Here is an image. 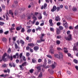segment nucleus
I'll list each match as a JSON object with an SVG mask.
<instances>
[{"label":"nucleus","instance_id":"1","mask_svg":"<svg viewBox=\"0 0 78 78\" xmlns=\"http://www.w3.org/2000/svg\"><path fill=\"white\" fill-rule=\"evenodd\" d=\"M55 58H58L59 59H62V58H63V55L60 52L59 54V55L58 57V54H55Z\"/></svg>","mask_w":78,"mask_h":78},{"label":"nucleus","instance_id":"2","mask_svg":"<svg viewBox=\"0 0 78 78\" xmlns=\"http://www.w3.org/2000/svg\"><path fill=\"white\" fill-rule=\"evenodd\" d=\"M7 55V54H6V53H5L2 56V59L0 60V62L2 61H3L4 62H6V58H5V57Z\"/></svg>","mask_w":78,"mask_h":78},{"label":"nucleus","instance_id":"3","mask_svg":"<svg viewBox=\"0 0 78 78\" xmlns=\"http://www.w3.org/2000/svg\"><path fill=\"white\" fill-rule=\"evenodd\" d=\"M65 38L66 41H70L72 40V35L71 34H70L69 36H68V37H65Z\"/></svg>","mask_w":78,"mask_h":78},{"label":"nucleus","instance_id":"4","mask_svg":"<svg viewBox=\"0 0 78 78\" xmlns=\"http://www.w3.org/2000/svg\"><path fill=\"white\" fill-rule=\"evenodd\" d=\"M56 6H54L52 9L51 10V12H54V11H55L56 9Z\"/></svg>","mask_w":78,"mask_h":78},{"label":"nucleus","instance_id":"5","mask_svg":"<svg viewBox=\"0 0 78 78\" xmlns=\"http://www.w3.org/2000/svg\"><path fill=\"white\" fill-rule=\"evenodd\" d=\"M63 26L65 27V28H67L68 27V25H67V23L66 22L65 23H63Z\"/></svg>","mask_w":78,"mask_h":78},{"label":"nucleus","instance_id":"6","mask_svg":"<svg viewBox=\"0 0 78 78\" xmlns=\"http://www.w3.org/2000/svg\"><path fill=\"white\" fill-rule=\"evenodd\" d=\"M36 69L37 70H38V72H40V71L41 70V66H38L36 67Z\"/></svg>","mask_w":78,"mask_h":78},{"label":"nucleus","instance_id":"7","mask_svg":"<svg viewBox=\"0 0 78 78\" xmlns=\"http://www.w3.org/2000/svg\"><path fill=\"white\" fill-rule=\"evenodd\" d=\"M49 52L51 54H54V50L53 49H50Z\"/></svg>","mask_w":78,"mask_h":78},{"label":"nucleus","instance_id":"8","mask_svg":"<svg viewBox=\"0 0 78 78\" xmlns=\"http://www.w3.org/2000/svg\"><path fill=\"white\" fill-rule=\"evenodd\" d=\"M20 29H22V26H20V27H18L16 28V30L17 31H19Z\"/></svg>","mask_w":78,"mask_h":78},{"label":"nucleus","instance_id":"9","mask_svg":"<svg viewBox=\"0 0 78 78\" xmlns=\"http://www.w3.org/2000/svg\"><path fill=\"white\" fill-rule=\"evenodd\" d=\"M61 33V31L59 30V28H57L56 30V33L57 34H59Z\"/></svg>","mask_w":78,"mask_h":78},{"label":"nucleus","instance_id":"10","mask_svg":"<svg viewBox=\"0 0 78 78\" xmlns=\"http://www.w3.org/2000/svg\"><path fill=\"white\" fill-rule=\"evenodd\" d=\"M7 39L5 38L4 37L2 39V41L4 42H6Z\"/></svg>","mask_w":78,"mask_h":78},{"label":"nucleus","instance_id":"11","mask_svg":"<svg viewBox=\"0 0 78 78\" xmlns=\"http://www.w3.org/2000/svg\"><path fill=\"white\" fill-rule=\"evenodd\" d=\"M38 78H41V77H42V72H40V73L38 75Z\"/></svg>","mask_w":78,"mask_h":78},{"label":"nucleus","instance_id":"12","mask_svg":"<svg viewBox=\"0 0 78 78\" xmlns=\"http://www.w3.org/2000/svg\"><path fill=\"white\" fill-rule=\"evenodd\" d=\"M42 29V28L41 27H38V28L36 29V30L37 31H38V30H39V31H41V29Z\"/></svg>","mask_w":78,"mask_h":78},{"label":"nucleus","instance_id":"13","mask_svg":"<svg viewBox=\"0 0 78 78\" xmlns=\"http://www.w3.org/2000/svg\"><path fill=\"white\" fill-rule=\"evenodd\" d=\"M39 49V47L37 46L34 47V50H37Z\"/></svg>","mask_w":78,"mask_h":78},{"label":"nucleus","instance_id":"14","mask_svg":"<svg viewBox=\"0 0 78 78\" xmlns=\"http://www.w3.org/2000/svg\"><path fill=\"white\" fill-rule=\"evenodd\" d=\"M32 18L34 20H37V18L35 17V16L33 15V16L32 17Z\"/></svg>","mask_w":78,"mask_h":78},{"label":"nucleus","instance_id":"15","mask_svg":"<svg viewBox=\"0 0 78 78\" xmlns=\"http://www.w3.org/2000/svg\"><path fill=\"white\" fill-rule=\"evenodd\" d=\"M22 65L23 66V67H24V66H27V62H24L22 64Z\"/></svg>","mask_w":78,"mask_h":78},{"label":"nucleus","instance_id":"16","mask_svg":"<svg viewBox=\"0 0 78 78\" xmlns=\"http://www.w3.org/2000/svg\"><path fill=\"white\" fill-rule=\"evenodd\" d=\"M72 10L73 11H76L77 10V9H76V8H75V7H73V8L72 9Z\"/></svg>","mask_w":78,"mask_h":78},{"label":"nucleus","instance_id":"17","mask_svg":"<svg viewBox=\"0 0 78 78\" xmlns=\"http://www.w3.org/2000/svg\"><path fill=\"white\" fill-rule=\"evenodd\" d=\"M8 58L9 59H10V60L12 61L13 59V58H12V56L11 55V56H8Z\"/></svg>","mask_w":78,"mask_h":78},{"label":"nucleus","instance_id":"18","mask_svg":"<svg viewBox=\"0 0 78 78\" xmlns=\"http://www.w3.org/2000/svg\"><path fill=\"white\" fill-rule=\"evenodd\" d=\"M73 61L75 64H77L78 63V61L76 59H74Z\"/></svg>","mask_w":78,"mask_h":78},{"label":"nucleus","instance_id":"19","mask_svg":"<svg viewBox=\"0 0 78 78\" xmlns=\"http://www.w3.org/2000/svg\"><path fill=\"white\" fill-rule=\"evenodd\" d=\"M7 52L8 53H10L11 52V50L10 48H9Z\"/></svg>","mask_w":78,"mask_h":78},{"label":"nucleus","instance_id":"20","mask_svg":"<svg viewBox=\"0 0 78 78\" xmlns=\"http://www.w3.org/2000/svg\"><path fill=\"white\" fill-rule=\"evenodd\" d=\"M18 55H19V54H18V53H16L15 55H13V57L14 58H16V56H18Z\"/></svg>","mask_w":78,"mask_h":78},{"label":"nucleus","instance_id":"21","mask_svg":"<svg viewBox=\"0 0 78 78\" xmlns=\"http://www.w3.org/2000/svg\"><path fill=\"white\" fill-rule=\"evenodd\" d=\"M33 71H34V69H31L30 70L29 72L31 73H33Z\"/></svg>","mask_w":78,"mask_h":78},{"label":"nucleus","instance_id":"22","mask_svg":"<svg viewBox=\"0 0 78 78\" xmlns=\"http://www.w3.org/2000/svg\"><path fill=\"white\" fill-rule=\"evenodd\" d=\"M20 44H24V43H25V42H24V41H23L22 40H21L20 41Z\"/></svg>","mask_w":78,"mask_h":78},{"label":"nucleus","instance_id":"23","mask_svg":"<svg viewBox=\"0 0 78 78\" xmlns=\"http://www.w3.org/2000/svg\"><path fill=\"white\" fill-rule=\"evenodd\" d=\"M28 45L29 46H30V47H34V44H33L32 43H30V44H29Z\"/></svg>","mask_w":78,"mask_h":78},{"label":"nucleus","instance_id":"24","mask_svg":"<svg viewBox=\"0 0 78 78\" xmlns=\"http://www.w3.org/2000/svg\"><path fill=\"white\" fill-rule=\"evenodd\" d=\"M9 14H11L12 16H13V12H12V10H9Z\"/></svg>","mask_w":78,"mask_h":78},{"label":"nucleus","instance_id":"25","mask_svg":"<svg viewBox=\"0 0 78 78\" xmlns=\"http://www.w3.org/2000/svg\"><path fill=\"white\" fill-rule=\"evenodd\" d=\"M15 49H17V48H18V45H17V44L16 43L15 44Z\"/></svg>","mask_w":78,"mask_h":78},{"label":"nucleus","instance_id":"26","mask_svg":"<svg viewBox=\"0 0 78 78\" xmlns=\"http://www.w3.org/2000/svg\"><path fill=\"white\" fill-rule=\"evenodd\" d=\"M59 28L60 30H63V27L61 26H59Z\"/></svg>","mask_w":78,"mask_h":78},{"label":"nucleus","instance_id":"27","mask_svg":"<svg viewBox=\"0 0 78 78\" xmlns=\"http://www.w3.org/2000/svg\"><path fill=\"white\" fill-rule=\"evenodd\" d=\"M47 4H46V3H45L44 5V6H43V8H46V7H47Z\"/></svg>","mask_w":78,"mask_h":78},{"label":"nucleus","instance_id":"28","mask_svg":"<svg viewBox=\"0 0 78 78\" xmlns=\"http://www.w3.org/2000/svg\"><path fill=\"white\" fill-rule=\"evenodd\" d=\"M32 62L33 63H35V62H36V61L34 59H32Z\"/></svg>","mask_w":78,"mask_h":78},{"label":"nucleus","instance_id":"29","mask_svg":"<svg viewBox=\"0 0 78 78\" xmlns=\"http://www.w3.org/2000/svg\"><path fill=\"white\" fill-rule=\"evenodd\" d=\"M15 30V28L13 27H11V28H9L10 31H12V30Z\"/></svg>","mask_w":78,"mask_h":78},{"label":"nucleus","instance_id":"30","mask_svg":"<svg viewBox=\"0 0 78 78\" xmlns=\"http://www.w3.org/2000/svg\"><path fill=\"white\" fill-rule=\"evenodd\" d=\"M2 6L3 9H5V5H2Z\"/></svg>","mask_w":78,"mask_h":78},{"label":"nucleus","instance_id":"31","mask_svg":"<svg viewBox=\"0 0 78 78\" xmlns=\"http://www.w3.org/2000/svg\"><path fill=\"white\" fill-rule=\"evenodd\" d=\"M24 31H25V29H24V28H23L21 30V33H23Z\"/></svg>","mask_w":78,"mask_h":78},{"label":"nucleus","instance_id":"32","mask_svg":"<svg viewBox=\"0 0 78 78\" xmlns=\"http://www.w3.org/2000/svg\"><path fill=\"white\" fill-rule=\"evenodd\" d=\"M53 73H54V72L53 71V70L51 69V71L50 72V73L51 74H53Z\"/></svg>","mask_w":78,"mask_h":78},{"label":"nucleus","instance_id":"33","mask_svg":"<svg viewBox=\"0 0 78 78\" xmlns=\"http://www.w3.org/2000/svg\"><path fill=\"white\" fill-rule=\"evenodd\" d=\"M17 14H18V12H17V11H15L14 12V15L15 16H16Z\"/></svg>","mask_w":78,"mask_h":78},{"label":"nucleus","instance_id":"34","mask_svg":"<svg viewBox=\"0 0 78 78\" xmlns=\"http://www.w3.org/2000/svg\"><path fill=\"white\" fill-rule=\"evenodd\" d=\"M23 59L24 61H26V58H25V57L23 56Z\"/></svg>","mask_w":78,"mask_h":78},{"label":"nucleus","instance_id":"35","mask_svg":"<svg viewBox=\"0 0 78 78\" xmlns=\"http://www.w3.org/2000/svg\"><path fill=\"white\" fill-rule=\"evenodd\" d=\"M59 16H57L56 18V21H58V20H59Z\"/></svg>","mask_w":78,"mask_h":78},{"label":"nucleus","instance_id":"36","mask_svg":"<svg viewBox=\"0 0 78 78\" xmlns=\"http://www.w3.org/2000/svg\"><path fill=\"white\" fill-rule=\"evenodd\" d=\"M27 32L28 33H30V32H31V29H29L27 30Z\"/></svg>","mask_w":78,"mask_h":78},{"label":"nucleus","instance_id":"37","mask_svg":"<svg viewBox=\"0 0 78 78\" xmlns=\"http://www.w3.org/2000/svg\"><path fill=\"white\" fill-rule=\"evenodd\" d=\"M77 48H76V46H74L73 47V51H74V50H77Z\"/></svg>","mask_w":78,"mask_h":78},{"label":"nucleus","instance_id":"38","mask_svg":"<svg viewBox=\"0 0 78 78\" xmlns=\"http://www.w3.org/2000/svg\"><path fill=\"white\" fill-rule=\"evenodd\" d=\"M23 53H21L20 55V58H22V55Z\"/></svg>","mask_w":78,"mask_h":78},{"label":"nucleus","instance_id":"39","mask_svg":"<svg viewBox=\"0 0 78 78\" xmlns=\"http://www.w3.org/2000/svg\"><path fill=\"white\" fill-rule=\"evenodd\" d=\"M3 24H5L4 23H3L2 22H0V25L2 26Z\"/></svg>","mask_w":78,"mask_h":78},{"label":"nucleus","instance_id":"40","mask_svg":"<svg viewBox=\"0 0 78 78\" xmlns=\"http://www.w3.org/2000/svg\"><path fill=\"white\" fill-rule=\"evenodd\" d=\"M56 44H60V41L58 40H57L56 42Z\"/></svg>","mask_w":78,"mask_h":78},{"label":"nucleus","instance_id":"41","mask_svg":"<svg viewBox=\"0 0 78 78\" xmlns=\"http://www.w3.org/2000/svg\"><path fill=\"white\" fill-rule=\"evenodd\" d=\"M6 65L5 64L3 65L2 66V67H6Z\"/></svg>","mask_w":78,"mask_h":78},{"label":"nucleus","instance_id":"42","mask_svg":"<svg viewBox=\"0 0 78 78\" xmlns=\"http://www.w3.org/2000/svg\"><path fill=\"white\" fill-rule=\"evenodd\" d=\"M47 56L49 58H52V57L51 55H47Z\"/></svg>","mask_w":78,"mask_h":78},{"label":"nucleus","instance_id":"43","mask_svg":"<svg viewBox=\"0 0 78 78\" xmlns=\"http://www.w3.org/2000/svg\"><path fill=\"white\" fill-rule=\"evenodd\" d=\"M61 25V23L58 22L57 23V26H59Z\"/></svg>","mask_w":78,"mask_h":78},{"label":"nucleus","instance_id":"44","mask_svg":"<svg viewBox=\"0 0 78 78\" xmlns=\"http://www.w3.org/2000/svg\"><path fill=\"white\" fill-rule=\"evenodd\" d=\"M12 65L13 67H16V65H15V64H14V63H12Z\"/></svg>","mask_w":78,"mask_h":78},{"label":"nucleus","instance_id":"45","mask_svg":"<svg viewBox=\"0 0 78 78\" xmlns=\"http://www.w3.org/2000/svg\"><path fill=\"white\" fill-rule=\"evenodd\" d=\"M50 30L51 31H54V29L53 28H52V27L50 28Z\"/></svg>","mask_w":78,"mask_h":78},{"label":"nucleus","instance_id":"46","mask_svg":"<svg viewBox=\"0 0 78 78\" xmlns=\"http://www.w3.org/2000/svg\"><path fill=\"white\" fill-rule=\"evenodd\" d=\"M8 33H9V31H7L4 32V34H6V35L8 34Z\"/></svg>","mask_w":78,"mask_h":78},{"label":"nucleus","instance_id":"47","mask_svg":"<svg viewBox=\"0 0 78 78\" xmlns=\"http://www.w3.org/2000/svg\"><path fill=\"white\" fill-rule=\"evenodd\" d=\"M57 11H59V9H60V7H58L57 8Z\"/></svg>","mask_w":78,"mask_h":78},{"label":"nucleus","instance_id":"48","mask_svg":"<svg viewBox=\"0 0 78 78\" xmlns=\"http://www.w3.org/2000/svg\"><path fill=\"white\" fill-rule=\"evenodd\" d=\"M46 66V63H44L43 65V67H45Z\"/></svg>","mask_w":78,"mask_h":78},{"label":"nucleus","instance_id":"49","mask_svg":"<svg viewBox=\"0 0 78 78\" xmlns=\"http://www.w3.org/2000/svg\"><path fill=\"white\" fill-rule=\"evenodd\" d=\"M51 67L52 69H55V65H54L53 64L51 66Z\"/></svg>","mask_w":78,"mask_h":78},{"label":"nucleus","instance_id":"50","mask_svg":"<svg viewBox=\"0 0 78 78\" xmlns=\"http://www.w3.org/2000/svg\"><path fill=\"white\" fill-rule=\"evenodd\" d=\"M48 64L50 63L51 62V60H50V59H48Z\"/></svg>","mask_w":78,"mask_h":78},{"label":"nucleus","instance_id":"51","mask_svg":"<svg viewBox=\"0 0 78 78\" xmlns=\"http://www.w3.org/2000/svg\"><path fill=\"white\" fill-rule=\"evenodd\" d=\"M41 61H42V60H41V59H38V62H41Z\"/></svg>","mask_w":78,"mask_h":78},{"label":"nucleus","instance_id":"52","mask_svg":"<svg viewBox=\"0 0 78 78\" xmlns=\"http://www.w3.org/2000/svg\"><path fill=\"white\" fill-rule=\"evenodd\" d=\"M30 55V53L27 52L26 54V56H29Z\"/></svg>","mask_w":78,"mask_h":78},{"label":"nucleus","instance_id":"53","mask_svg":"<svg viewBox=\"0 0 78 78\" xmlns=\"http://www.w3.org/2000/svg\"><path fill=\"white\" fill-rule=\"evenodd\" d=\"M30 47L29 46H27L26 47V50H28L30 49Z\"/></svg>","mask_w":78,"mask_h":78},{"label":"nucleus","instance_id":"54","mask_svg":"<svg viewBox=\"0 0 78 78\" xmlns=\"http://www.w3.org/2000/svg\"><path fill=\"white\" fill-rule=\"evenodd\" d=\"M39 19H42V16H41V15H40L39 17H38Z\"/></svg>","mask_w":78,"mask_h":78},{"label":"nucleus","instance_id":"55","mask_svg":"<svg viewBox=\"0 0 78 78\" xmlns=\"http://www.w3.org/2000/svg\"><path fill=\"white\" fill-rule=\"evenodd\" d=\"M69 30H71V29H72L73 30V27H72V26H70L69 27Z\"/></svg>","mask_w":78,"mask_h":78},{"label":"nucleus","instance_id":"56","mask_svg":"<svg viewBox=\"0 0 78 78\" xmlns=\"http://www.w3.org/2000/svg\"><path fill=\"white\" fill-rule=\"evenodd\" d=\"M49 23H52V20L51 19L49 20Z\"/></svg>","mask_w":78,"mask_h":78},{"label":"nucleus","instance_id":"57","mask_svg":"<svg viewBox=\"0 0 78 78\" xmlns=\"http://www.w3.org/2000/svg\"><path fill=\"white\" fill-rule=\"evenodd\" d=\"M25 15H23L22 16V19H25Z\"/></svg>","mask_w":78,"mask_h":78},{"label":"nucleus","instance_id":"58","mask_svg":"<svg viewBox=\"0 0 78 78\" xmlns=\"http://www.w3.org/2000/svg\"><path fill=\"white\" fill-rule=\"evenodd\" d=\"M3 33V30H0V33L2 34Z\"/></svg>","mask_w":78,"mask_h":78},{"label":"nucleus","instance_id":"59","mask_svg":"<svg viewBox=\"0 0 78 78\" xmlns=\"http://www.w3.org/2000/svg\"><path fill=\"white\" fill-rule=\"evenodd\" d=\"M8 74H5V75H4V76H3V77L4 78H5V77H6V76H8Z\"/></svg>","mask_w":78,"mask_h":78},{"label":"nucleus","instance_id":"60","mask_svg":"<svg viewBox=\"0 0 78 78\" xmlns=\"http://www.w3.org/2000/svg\"><path fill=\"white\" fill-rule=\"evenodd\" d=\"M39 23L37 21V22H36L35 25H39Z\"/></svg>","mask_w":78,"mask_h":78},{"label":"nucleus","instance_id":"61","mask_svg":"<svg viewBox=\"0 0 78 78\" xmlns=\"http://www.w3.org/2000/svg\"><path fill=\"white\" fill-rule=\"evenodd\" d=\"M12 27L13 28H14L15 27V24H13L12 25Z\"/></svg>","mask_w":78,"mask_h":78},{"label":"nucleus","instance_id":"62","mask_svg":"<svg viewBox=\"0 0 78 78\" xmlns=\"http://www.w3.org/2000/svg\"><path fill=\"white\" fill-rule=\"evenodd\" d=\"M75 68L76 69V70H78V66H75Z\"/></svg>","mask_w":78,"mask_h":78},{"label":"nucleus","instance_id":"63","mask_svg":"<svg viewBox=\"0 0 78 78\" xmlns=\"http://www.w3.org/2000/svg\"><path fill=\"white\" fill-rule=\"evenodd\" d=\"M64 52L65 53H68V50L66 51V50H64Z\"/></svg>","mask_w":78,"mask_h":78},{"label":"nucleus","instance_id":"64","mask_svg":"<svg viewBox=\"0 0 78 78\" xmlns=\"http://www.w3.org/2000/svg\"><path fill=\"white\" fill-rule=\"evenodd\" d=\"M75 29H78V25H77L76 27H75Z\"/></svg>","mask_w":78,"mask_h":78}]
</instances>
